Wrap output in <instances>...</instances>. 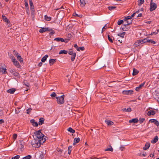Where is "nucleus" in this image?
Returning a JSON list of instances; mask_svg holds the SVG:
<instances>
[{
	"mask_svg": "<svg viewBox=\"0 0 159 159\" xmlns=\"http://www.w3.org/2000/svg\"><path fill=\"white\" fill-rule=\"evenodd\" d=\"M36 155L39 158V159H43L44 155L42 152H39L36 153Z\"/></svg>",
	"mask_w": 159,
	"mask_h": 159,
	"instance_id": "nucleus-5",
	"label": "nucleus"
},
{
	"mask_svg": "<svg viewBox=\"0 0 159 159\" xmlns=\"http://www.w3.org/2000/svg\"><path fill=\"white\" fill-rule=\"evenodd\" d=\"M48 30V28H43L39 30V32L40 33H43Z\"/></svg>",
	"mask_w": 159,
	"mask_h": 159,
	"instance_id": "nucleus-12",
	"label": "nucleus"
},
{
	"mask_svg": "<svg viewBox=\"0 0 159 159\" xmlns=\"http://www.w3.org/2000/svg\"><path fill=\"white\" fill-rule=\"evenodd\" d=\"M44 135L41 132V131L39 130L38 131L34 132V135H33L34 139H37L38 140H41L42 138L45 139L44 138Z\"/></svg>",
	"mask_w": 159,
	"mask_h": 159,
	"instance_id": "nucleus-2",
	"label": "nucleus"
},
{
	"mask_svg": "<svg viewBox=\"0 0 159 159\" xmlns=\"http://www.w3.org/2000/svg\"><path fill=\"white\" fill-rule=\"evenodd\" d=\"M105 121L108 126H111L113 125L114 124L112 121L109 120H106Z\"/></svg>",
	"mask_w": 159,
	"mask_h": 159,
	"instance_id": "nucleus-9",
	"label": "nucleus"
},
{
	"mask_svg": "<svg viewBox=\"0 0 159 159\" xmlns=\"http://www.w3.org/2000/svg\"><path fill=\"white\" fill-rule=\"evenodd\" d=\"M107 27V24H106L105 26L103 27L102 30V32L103 31L104 29H106Z\"/></svg>",
	"mask_w": 159,
	"mask_h": 159,
	"instance_id": "nucleus-62",
	"label": "nucleus"
},
{
	"mask_svg": "<svg viewBox=\"0 0 159 159\" xmlns=\"http://www.w3.org/2000/svg\"><path fill=\"white\" fill-rule=\"evenodd\" d=\"M158 138L157 136H156L155 137L154 139L151 141V142L152 143H155L158 141Z\"/></svg>",
	"mask_w": 159,
	"mask_h": 159,
	"instance_id": "nucleus-13",
	"label": "nucleus"
},
{
	"mask_svg": "<svg viewBox=\"0 0 159 159\" xmlns=\"http://www.w3.org/2000/svg\"><path fill=\"white\" fill-rule=\"evenodd\" d=\"M20 108L19 107H17L16 109H15V113L16 114H18L20 112Z\"/></svg>",
	"mask_w": 159,
	"mask_h": 159,
	"instance_id": "nucleus-40",
	"label": "nucleus"
},
{
	"mask_svg": "<svg viewBox=\"0 0 159 159\" xmlns=\"http://www.w3.org/2000/svg\"><path fill=\"white\" fill-rule=\"evenodd\" d=\"M25 7H28V5L27 1H25Z\"/></svg>",
	"mask_w": 159,
	"mask_h": 159,
	"instance_id": "nucleus-61",
	"label": "nucleus"
},
{
	"mask_svg": "<svg viewBox=\"0 0 159 159\" xmlns=\"http://www.w3.org/2000/svg\"><path fill=\"white\" fill-rule=\"evenodd\" d=\"M71 60L72 61H73L75 58L76 54L75 53H74L73 55H71Z\"/></svg>",
	"mask_w": 159,
	"mask_h": 159,
	"instance_id": "nucleus-36",
	"label": "nucleus"
},
{
	"mask_svg": "<svg viewBox=\"0 0 159 159\" xmlns=\"http://www.w3.org/2000/svg\"><path fill=\"white\" fill-rule=\"evenodd\" d=\"M123 27H122V30L124 31H127L129 30V27L126 28V26H124V25L123 26Z\"/></svg>",
	"mask_w": 159,
	"mask_h": 159,
	"instance_id": "nucleus-46",
	"label": "nucleus"
},
{
	"mask_svg": "<svg viewBox=\"0 0 159 159\" xmlns=\"http://www.w3.org/2000/svg\"><path fill=\"white\" fill-rule=\"evenodd\" d=\"M20 156L19 155H16L14 157V158H15V159H18L20 158Z\"/></svg>",
	"mask_w": 159,
	"mask_h": 159,
	"instance_id": "nucleus-64",
	"label": "nucleus"
},
{
	"mask_svg": "<svg viewBox=\"0 0 159 159\" xmlns=\"http://www.w3.org/2000/svg\"><path fill=\"white\" fill-rule=\"evenodd\" d=\"M149 41L148 42L151 43L153 44H155L156 43V42L155 41L152 40L151 39H149Z\"/></svg>",
	"mask_w": 159,
	"mask_h": 159,
	"instance_id": "nucleus-58",
	"label": "nucleus"
},
{
	"mask_svg": "<svg viewBox=\"0 0 159 159\" xmlns=\"http://www.w3.org/2000/svg\"><path fill=\"white\" fill-rule=\"evenodd\" d=\"M124 94L129 95L132 93L133 91L132 90H124L122 92Z\"/></svg>",
	"mask_w": 159,
	"mask_h": 159,
	"instance_id": "nucleus-7",
	"label": "nucleus"
},
{
	"mask_svg": "<svg viewBox=\"0 0 159 159\" xmlns=\"http://www.w3.org/2000/svg\"><path fill=\"white\" fill-rule=\"evenodd\" d=\"M6 69L4 68L3 67H2L0 68V72L2 74H5L6 73Z\"/></svg>",
	"mask_w": 159,
	"mask_h": 159,
	"instance_id": "nucleus-15",
	"label": "nucleus"
},
{
	"mask_svg": "<svg viewBox=\"0 0 159 159\" xmlns=\"http://www.w3.org/2000/svg\"><path fill=\"white\" fill-rule=\"evenodd\" d=\"M16 91V89L14 88H12L8 90L7 91V92L10 93H13Z\"/></svg>",
	"mask_w": 159,
	"mask_h": 159,
	"instance_id": "nucleus-20",
	"label": "nucleus"
},
{
	"mask_svg": "<svg viewBox=\"0 0 159 159\" xmlns=\"http://www.w3.org/2000/svg\"><path fill=\"white\" fill-rule=\"evenodd\" d=\"M139 3L138 5L139 6H141L143 4L144 2V0H139Z\"/></svg>",
	"mask_w": 159,
	"mask_h": 159,
	"instance_id": "nucleus-44",
	"label": "nucleus"
},
{
	"mask_svg": "<svg viewBox=\"0 0 159 159\" xmlns=\"http://www.w3.org/2000/svg\"><path fill=\"white\" fill-rule=\"evenodd\" d=\"M13 75L16 77H19L20 75L19 73L17 72H15L13 73Z\"/></svg>",
	"mask_w": 159,
	"mask_h": 159,
	"instance_id": "nucleus-45",
	"label": "nucleus"
},
{
	"mask_svg": "<svg viewBox=\"0 0 159 159\" xmlns=\"http://www.w3.org/2000/svg\"><path fill=\"white\" fill-rule=\"evenodd\" d=\"M17 58L20 62H23V59L21 57L20 55H18V56H17Z\"/></svg>",
	"mask_w": 159,
	"mask_h": 159,
	"instance_id": "nucleus-39",
	"label": "nucleus"
},
{
	"mask_svg": "<svg viewBox=\"0 0 159 159\" xmlns=\"http://www.w3.org/2000/svg\"><path fill=\"white\" fill-rule=\"evenodd\" d=\"M125 32H123L122 33H120L118 34V35L123 38L124 37V35H125Z\"/></svg>",
	"mask_w": 159,
	"mask_h": 159,
	"instance_id": "nucleus-41",
	"label": "nucleus"
},
{
	"mask_svg": "<svg viewBox=\"0 0 159 159\" xmlns=\"http://www.w3.org/2000/svg\"><path fill=\"white\" fill-rule=\"evenodd\" d=\"M32 157L30 155H28L26 157L23 158V159H30Z\"/></svg>",
	"mask_w": 159,
	"mask_h": 159,
	"instance_id": "nucleus-43",
	"label": "nucleus"
},
{
	"mask_svg": "<svg viewBox=\"0 0 159 159\" xmlns=\"http://www.w3.org/2000/svg\"><path fill=\"white\" fill-rule=\"evenodd\" d=\"M29 1L30 2V7H31L34 6L32 0H29Z\"/></svg>",
	"mask_w": 159,
	"mask_h": 159,
	"instance_id": "nucleus-52",
	"label": "nucleus"
},
{
	"mask_svg": "<svg viewBox=\"0 0 159 159\" xmlns=\"http://www.w3.org/2000/svg\"><path fill=\"white\" fill-rule=\"evenodd\" d=\"M13 52H14V55H15L17 57V56H18V55H19L18 54V53L15 50Z\"/></svg>",
	"mask_w": 159,
	"mask_h": 159,
	"instance_id": "nucleus-50",
	"label": "nucleus"
},
{
	"mask_svg": "<svg viewBox=\"0 0 159 159\" xmlns=\"http://www.w3.org/2000/svg\"><path fill=\"white\" fill-rule=\"evenodd\" d=\"M2 18L3 20L6 22L7 24L9 23L10 22L9 20L5 16L2 15Z\"/></svg>",
	"mask_w": 159,
	"mask_h": 159,
	"instance_id": "nucleus-22",
	"label": "nucleus"
},
{
	"mask_svg": "<svg viewBox=\"0 0 159 159\" xmlns=\"http://www.w3.org/2000/svg\"><path fill=\"white\" fill-rule=\"evenodd\" d=\"M72 146H70L68 148V153L69 155H70L71 154V148H72Z\"/></svg>",
	"mask_w": 159,
	"mask_h": 159,
	"instance_id": "nucleus-38",
	"label": "nucleus"
},
{
	"mask_svg": "<svg viewBox=\"0 0 159 159\" xmlns=\"http://www.w3.org/2000/svg\"><path fill=\"white\" fill-rule=\"evenodd\" d=\"M48 57L47 55H45L41 59V61L42 62H44L46 60L47 58Z\"/></svg>",
	"mask_w": 159,
	"mask_h": 159,
	"instance_id": "nucleus-28",
	"label": "nucleus"
},
{
	"mask_svg": "<svg viewBox=\"0 0 159 159\" xmlns=\"http://www.w3.org/2000/svg\"><path fill=\"white\" fill-rule=\"evenodd\" d=\"M139 120L137 118H134L133 119L131 120H129V123H137L138 122Z\"/></svg>",
	"mask_w": 159,
	"mask_h": 159,
	"instance_id": "nucleus-17",
	"label": "nucleus"
},
{
	"mask_svg": "<svg viewBox=\"0 0 159 159\" xmlns=\"http://www.w3.org/2000/svg\"><path fill=\"white\" fill-rule=\"evenodd\" d=\"M141 41L142 43H145L147 42H148L149 41V39L148 38H146L143 40H141Z\"/></svg>",
	"mask_w": 159,
	"mask_h": 159,
	"instance_id": "nucleus-30",
	"label": "nucleus"
},
{
	"mask_svg": "<svg viewBox=\"0 0 159 159\" xmlns=\"http://www.w3.org/2000/svg\"><path fill=\"white\" fill-rule=\"evenodd\" d=\"M9 56L10 58L12 60V61L15 60V59L13 56L12 54L10 55Z\"/></svg>",
	"mask_w": 159,
	"mask_h": 159,
	"instance_id": "nucleus-49",
	"label": "nucleus"
},
{
	"mask_svg": "<svg viewBox=\"0 0 159 159\" xmlns=\"http://www.w3.org/2000/svg\"><path fill=\"white\" fill-rule=\"evenodd\" d=\"M56 60L55 59H51L49 60V63L50 66L52 65L56 62Z\"/></svg>",
	"mask_w": 159,
	"mask_h": 159,
	"instance_id": "nucleus-27",
	"label": "nucleus"
},
{
	"mask_svg": "<svg viewBox=\"0 0 159 159\" xmlns=\"http://www.w3.org/2000/svg\"><path fill=\"white\" fill-rule=\"evenodd\" d=\"M9 71L11 73H13L14 72V70L13 69H11L9 70Z\"/></svg>",
	"mask_w": 159,
	"mask_h": 159,
	"instance_id": "nucleus-63",
	"label": "nucleus"
},
{
	"mask_svg": "<svg viewBox=\"0 0 159 159\" xmlns=\"http://www.w3.org/2000/svg\"><path fill=\"white\" fill-rule=\"evenodd\" d=\"M25 144L24 142L22 140L20 141V148L21 149L24 148V145Z\"/></svg>",
	"mask_w": 159,
	"mask_h": 159,
	"instance_id": "nucleus-26",
	"label": "nucleus"
},
{
	"mask_svg": "<svg viewBox=\"0 0 159 159\" xmlns=\"http://www.w3.org/2000/svg\"><path fill=\"white\" fill-rule=\"evenodd\" d=\"M32 110L31 108H29L26 110V113L28 114H29L30 113V110Z\"/></svg>",
	"mask_w": 159,
	"mask_h": 159,
	"instance_id": "nucleus-55",
	"label": "nucleus"
},
{
	"mask_svg": "<svg viewBox=\"0 0 159 159\" xmlns=\"http://www.w3.org/2000/svg\"><path fill=\"white\" fill-rule=\"evenodd\" d=\"M123 22V20H119L117 22V24L118 25H120L121 24H122Z\"/></svg>",
	"mask_w": 159,
	"mask_h": 159,
	"instance_id": "nucleus-47",
	"label": "nucleus"
},
{
	"mask_svg": "<svg viewBox=\"0 0 159 159\" xmlns=\"http://www.w3.org/2000/svg\"><path fill=\"white\" fill-rule=\"evenodd\" d=\"M54 40L57 41H61V42H65V40L62 38H56L54 39Z\"/></svg>",
	"mask_w": 159,
	"mask_h": 159,
	"instance_id": "nucleus-19",
	"label": "nucleus"
},
{
	"mask_svg": "<svg viewBox=\"0 0 159 159\" xmlns=\"http://www.w3.org/2000/svg\"><path fill=\"white\" fill-rule=\"evenodd\" d=\"M145 120V119L144 118H140L139 119V121L140 122V123H141L143 121H144V120Z\"/></svg>",
	"mask_w": 159,
	"mask_h": 159,
	"instance_id": "nucleus-54",
	"label": "nucleus"
},
{
	"mask_svg": "<svg viewBox=\"0 0 159 159\" xmlns=\"http://www.w3.org/2000/svg\"><path fill=\"white\" fill-rule=\"evenodd\" d=\"M64 95H63L60 97H56L57 101V103L58 104H62L64 102Z\"/></svg>",
	"mask_w": 159,
	"mask_h": 159,
	"instance_id": "nucleus-3",
	"label": "nucleus"
},
{
	"mask_svg": "<svg viewBox=\"0 0 159 159\" xmlns=\"http://www.w3.org/2000/svg\"><path fill=\"white\" fill-rule=\"evenodd\" d=\"M12 61L13 63L14 64L15 66L18 68H19V67L20 66L18 62L17 61L16 59H15V60Z\"/></svg>",
	"mask_w": 159,
	"mask_h": 159,
	"instance_id": "nucleus-11",
	"label": "nucleus"
},
{
	"mask_svg": "<svg viewBox=\"0 0 159 159\" xmlns=\"http://www.w3.org/2000/svg\"><path fill=\"white\" fill-rule=\"evenodd\" d=\"M80 5L82 7H84L86 3L84 0H80Z\"/></svg>",
	"mask_w": 159,
	"mask_h": 159,
	"instance_id": "nucleus-29",
	"label": "nucleus"
},
{
	"mask_svg": "<svg viewBox=\"0 0 159 159\" xmlns=\"http://www.w3.org/2000/svg\"><path fill=\"white\" fill-rule=\"evenodd\" d=\"M126 22L127 23V24L124 25V26H128L129 25L131 24L132 23V20H129V21L127 20Z\"/></svg>",
	"mask_w": 159,
	"mask_h": 159,
	"instance_id": "nucleus-33",
	"label": "nucleus"
},
{
	"mask_svg": "<svg viewBox=\"0 0 159 159\" xmlns=\"http://www.w3.org/2000/svg\"><path fill=\"white\" fill-rule=\"evenodd\" d=\"M67 130L71 133H75V130L72 129L70 127L67 129Z\"/></svg>",
	"mask_w": 159,
	"mask_h": 159,
	"instance_id": "nucleus-31",
	"label": "nucleus"
},
{
	"mask_svg": "<svg viewBox=\"0 0 159 159\" xmlns=\"http://www.w3.org/2000/svg\"><path fill=\"white\" fill-rule=\"evenodd\" d=\"M113 38V37H111L110 35H108V39L109 41L111 42L112 43L113 42V40H112V38Z\"/></svg>",
	"mask_w": 159,
	"mask_h": 159,
	"instance_id": "nucleus-37",
	"label": "nucleus"
},
{
	"mask_svg": "<svg viewBox=\"0 0 159 159\" xmlns=\"http://www.w3.org/2000/svg\"><path fill=\"white\" fill-rule=\"evenodd\" d=\"M24 84L26 85V86L29 87L30 85L29 83L27 82H24Z\"/></svg>",
	"mask_w": 159,
	"mask_h": 159,
	"instance_id": "nucleus-51",
	"label": "nucleus"
},
{
	"mask_svg": "<svg viewBox=\"0 0 159 159\" xmlns=\"http://www.w3.org/2000/svg\"><path fill=\"white\" fill-rule=\"evenodd\" d=\"M74 53L75 52H73V51H72V50H71L68 52L69 54L70 55H73Z\"/></svg>",
	"mask_w": 159,
	"mask_h": 159,
	"instance_id": "nucleus-59",
	"label": "nucleus"
},
{
	"mask_svg": "<svg viewBox=\"0 0 159 159\" xmlns=\"http://www.w3.org/2000/svg\"><path fill=\"white\" fill-rule=\"evenodd\" d=\"M105 151H111V152L113 151V149L111 146H110L109 148H107L105 149Z\"/></svg>",
	"mask_w": 159,
	"mask_h": 159,
	"instance_id": "nucleus-35",
	"label": "nucleus"
},
{
	"mask_svg": "<svg viewBox=\"0 0 159 159\" xmlns=\"http://www.w3.org/2000/svg\"><path fill=\"white\" fill-rule=\"evenodd\" d=\"M67 51H66V50H61L60 51L59 54H66L67 53Z\"/></svg>",
	"mask_w": 159,
	"mask_h": 159,
	"instance_id": "nucleus-34",
	"label": "nucleus"
},
{
	"mask_svg": "<svg viewBox=\"0 0 159 159\" xmlns=\"http://www.w3.org/2000/svg\"><path fill=\"white\" fill-rule=\"evenodd\" d=\"M150 143H147L145 144V146L143 148L144 150H147L148 149L150 146Z\"/></svg>",
	"mask_w": 159,
	"mask_h": 159,
	"instance_id": "nucleus-23",
	"label": "nucleus"
},
{
	"mask_svg": "<svg viewBox=\"0 0 159 159\" xmlns=\"http://www.w3.org/2000/svg\"><path fill=\"white\" fill-rule=\"evenodd\" d=\"M139 71L135 68H134L133 70V75H137L139 73Z\"/></svg>",
	"mask_w": 159,
	"mask_h": 159,
	"instance_id": "nucleus-25",
	"label": "nucleus"
},
{
	"mask_svg": "<svg viewBox=\"0 0 159 159\" xmlns=\"http://www.w3.org/2000/svg\"><path fill=\"white\" fill-rule=\"evenodd\" d=\"M46 141L45 139H42L40 140L37 139H34L32 140L31 144L34 147L38 148L40 146L41 144L44 143Z\"/></svg>",
	"mask_w": 159,
	"mask_h": 159,
	"instance_id": "nucleus-1",
	"label": "nucleus"
},
{
	"mask_svg": "<svg viewBox=\"0 0 159 159\" xmlns=\"http://www.w3.org/2000/svg\"><path fill=\"white\" fill-rule=\"evenodd\" d=\"M116 8V7H108V8L110 10H113L115 9Z\"/></svg>",
	"mask_w": 159,
	"mask_h": 159,
	"instance_id": "nucleus-48",
	"label": "nucleus"
},
{
	"mask_svg": "<svg viewBox=\"0 0 159 159\" xmlns=\"http://www.w3.org/2000/svg\"><path fill=\"white\" fill-rule=\"evenodd\" d=\"M149 121L151 123H154V124L156 125L157 126H158L159 125V123L156 120L154 119H151Z\"/></svg>",
	"mask_w": 159,
	"mask_h": 159,
	"instance_id": "nucleus-6",
	"label": "nucleus"
},
{
	"mask_svg": "<svg viewBox=\"0 0 159 159\" xmlns=\"http://www.w3.org/2000/svg\"><path fill=\"white\" fill-rule=\"evenodd\" d=\"M157 7V4L154 2H151L150 4V11H152L154 10Z\"/></svg>",
	"mask_w": 159,
	"mask_h": 159,
	"instance_id": "nucleus-4",
	"label": "nucleus"
},
{
	"mask_svg": "<svg viewBox=\"0 0 159 159\" xmlns=\"http://www.w3.org/2000/svg\"><path fill=\"white\" fill-rule=\"evenodd\" d=\"M122 110L123 111L129 112H130L131 111V109L130 107H129V108H128L127 109L125 108L122 109Z\"/></svg>",
	"mask_w": 159,
	"mask_h": 159,
	"instance_id": "nucleus-24",
	"label": "nucleus"
},
{
	"mask_svg": "<svg viewBox=\"0 0 159 159\" xmlns=\"http://www.w3.org/2000/svg\"><path fill=\"white\" fill-rule=\"evenodd\" d=\"M44 118H40L39 119V125H41L42 124L44 123Z\"/></svg>",
	"mask_w": 159,
	"mask_h": 159,
	"instance_id": "nucleus-16",
	"label": "nucleus"
},
{
	"mask_svg": "<svg viewBox=\"0 0 159 159\" xmlns=\"http://www.w3.org/2000/svg\"><path fill=\"white\" fill-rule=\"evenodd\" d=\"M17 137V134H13V138L14 139H16Z\"/></svg>",
	"mask_w": 159,
	"mask_h": 159,
	"instance_id": "nucleus-56",
	"label": "nucleus"
},
{
	"mask_svg": "<svg viewBox=\"0 0 159 159\" xmlns=\"http://www.w3.org/2000/svg\"><path fill=\"white\" fill-rule=\"evenodd\" d=\"M80 141V139L79 138H75L74 139V142L73 143V145H75L76 143H78Z\"/></svg>",
	"mask_w": 159,
	"mask_h": 159,
	"instance_id": "nucleus-21",
	"label": "nucleus"
},
{
	"mask_svg": "<svg viewBox=\"0 0 159 159\" xmlns=\"http://www.w3.org/2000/svg\"><path fill=\"white\" fill-rule=\"evenodd\" d=\"M44 19L45 20L49 21L51 20V17H48L47 15H45L44 16Z\"/></svg>",
	"mask_w": 159,
	"mask_h": 159,
	"instance_id": "nucleus-32",
	"label": "nucleus"
},
{
	"mask_svg": "<svg viewBox=\"0 0 159 159\" xmlns=\"http://www.w3.org/2000/svg\"><path fill=\"white\" fill-rule=\"evenodd\" d=\"M30 122L32 123V125L34 126H38V124L37 122L35 121L34 119H32L30 120Z\"/></svg>",
	"mask_w": 159,
	"mask_h": 159,
	"instance_id": "nucleus-14",
	"label": "nucleus"
},
{
	"mask_svg": "<svg viewBox=\"0 0 159 159\" xmlns=\"http://www.w3.org/2000/svg\"><path fill=\"white\" fill-rule=\"evenodd\" d=\"M155 114V112L153 111L150 110L148 111V115L149 116L151 115H154Z\"/></svg>",
	"mask_w": 159,
	"mask_h": 159,
	"instance_id": "nucleus-18",
	"label": "nucleus"
},
{
	"mask_svg": "<svg viewBox=\"0 0 159 159\" xmlns=\"http://www.w3.org/2000/svg\"><path fill=\"white\" fill-rule=\"evenodd\" d=\"M141 44H142L141 40L139 39L137 40V41L134 43V45L136 46L137 47L140 45Z\"/></svg>",
	"mask_w": 159,
	"mask_h": 159,
	"instance_id": "nucleus-8",
	"label": "nucleus"
},
{
	"mask_svg": "<svg viewBox=\"0 0 159 159\" xmlns=\"http://www.w3.org/2000/svg\"><path fill=\"white\" fill-rule=\"evenodd\" d=\"M57 96V95L56 94V93H54V92H53L51 95V96L52 97H56Z\"/></svg>",
	"mask_w": 159,
	"mask_h": 159,
	"instance_id": "nucleus-53",
	"label": "nucleus"
},
{
	"mask_svg": "<svg viewBox=\"0 0 159 159\" xmlns=\"http://www.w3.org/2000/svg\"><path fill=\"white\" fill-rule=\"evenodd\" d=\"M79 48V49H80V50H81V51H83L84 49V47H80Z\"/></svg>",
	"mask_w": 159,
	"mask_h": 159,
	"instance_id": "nucleus-60",
	"label": "nucleus"
},
{
	"mask_svg": "<svg viewBox=\"0 0 159 159\" xmlns=\"http://www.w3.org/2000/svg\"><path fill=\"white\" fill-rule=\"evenodd\" d=\"M145 84V82H143V83L140 84L139 86L136 87L135 90L136 91H138L142 87H143Z\"/></svg>",
	"mask_w": 159,
	"mask_h": 159,
	"instance_id": "nucleus-10",
	"label": "nucleus"
},
{
	"mask_svg": "<svg viewBox=\"0 0 159 159\" xmlns=\"http://www.w3.org/2000/svg\"><path fill=\"white\" fill-rule=\"evenodd\" d=\"M131 17L130 16H128L125 17L124 19V20L125 21H127L129 20H130L131 19Z\"/></svg>",
	"mask_w": 159,
	"mask_h": 159,
	"instance_id": "nucleus-42",
	"label": "nucleus"
},
{
	"mask_svg": "<svg viewBox=\"0 0 159 159\" xmlns=\"http://www.w3.org/2000/svg\"><path fill=\"white\" fill-rule=\"evenodd\" d=\"M74 47L75 48H77V51H80V49H79V48L76 44H75Z\"/></svg>",
	"mask_w": 159,
	"mask_h": 159,
	"instance_id": "nucleus-57",
	"label": "nucleus"
}]
</instances>
